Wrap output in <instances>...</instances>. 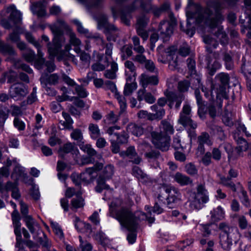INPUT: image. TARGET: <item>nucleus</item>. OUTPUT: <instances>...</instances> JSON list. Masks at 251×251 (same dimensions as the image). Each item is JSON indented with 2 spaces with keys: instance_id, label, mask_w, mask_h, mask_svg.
Wrapping results in <instances>:
<instances>
[{
  "instance_id": "obj_1",
  "label": "nucleus",
  "mask_w": 251,
  "mask_h": 251,
  "mask_svg": "<svg viewBox=\"0 0 251 251\" xmlns=\"http://www.w3.org/2000/svg\"><path fill=\"white\" fill-rule=\"evenodd\" d=\"M140 7L144 11L150 12L151 11L153 14L158 17L163 11H167L170 8L168 3L163 4L161 7L152 6L150 1H144L143 0H135L128 7L122 9L120 12L122 22L126 25H130V13Z\"/></svg>"
},
{
  "instance_id": "obj_2",
  "label": "nucleus",
  "mask_w": 251,
  "mask_h": 251,
  "mask_svg": "<svg viewBox=\"0 0 251 251\" xmlns=\"http://www.w3.org/2000/svg\"><path fill=\"white\" fill-rule=\"evenodd\" d=\"M110 215L117 219L120 224L128 230H135L137 227L138 218L132 211L131 208L127 206H122L117 209L111 207L110 209Z\"/></svg>"
},
{
  "instance_id": "obj_3",
  "label": "nucleus",
  "mask_w": 251,
  "mask_h": 251,
  "mask_svg": "<svg viewBox=\"0 0 251 251\" xmlns=\"http://www.w3.org/2000/svg\"><path fill=\"white\" fill-rule=\"evenodd\" d=\"M197 192L188 190V201L189 207L192 210H199L204 206L209 200L208 192L206 189L205 182L198 184L196 187Z\"/></svg>"
},
{
  "instance_id": "obj_4",
  "label": "nucleus",
  "mask_w": 251,
  "mask_h": 251,
  "mask_svg": "<svg viewBox=\"0 0 251 251\" xmlns=\"http://www.w3.org/2000/svg\"><path fill=\"white\" fill-rule=\"evenodd\" d=\"M219 243L222 248L229 251L232 245V242H236L239 237V231L236 228L229 226L225 223L219 224Z\"/></svg>"
},
{
  "instance_id": "obj_5",
  "label": "nucleus",
  "mask_w": 251,
  "mask_h": 251,
  "mask_svg": "<svg viewBox=\"0 0 251 251\" xmlns=\"http://www.w3.org/2000/svg\"><path fill=\"white\" fill-rule=\"evenodd\" d=\"M99 29L104 28L103 32L108 41H115L120 36V30L115 25L110 24L105 14H100L97 18Z\"/></svg>"
},
{
  "instance_id": "obj_6",
  "label": "nucleus",
  "mask_w": 251,
  "mask_h": 251,
  "mask_svg": "<svg viewBox=\"0 0 251 251\" xmlns=\"http://www.w3.org/2000/svg\"><path fill=\"white\" fill-rule=\"evenodd\" d=\"M169 17L170 22L166 21L161 22L158 29L160 36L162 38L163 42L168 40L173 33L174 26L176 25V20L173 14L170 13Z\"/></svg>"
},
{
  "instance_id": "obj_7",
  "label": "nucleus",
  "mask_w": 251,
  "mask_h": 251,
  "mask_svg": "<svg viewBox=\"0 0 251 251\" xmlns=\"http://www.w3.org/2000/svg\"><path fill=\"white\" fill-rule=\"evenodd\" d=\"M151 134L152 143L156 148L163 151L169 150L171 140L170 136L156 131L151 132Z\"/></svg>"
},
{
  "instance_id": "obj_8",
  "label": "nucleus",
  "mask_w": 251,
  "mask_h": 251,
  "mask_svg": "<svg viewBox=\"0 0 251 251\" xmlns=\"http://www.w3.org/2000/svg\"><path fill=\"white\" fill-rule=\"evenodd\" d=\"M191 112L190 106L188 104H184L180 113L178 123L185 127L197 128V124L192 120Z\"/></svg>"
},
{
  "instance_id": "obj_9",
  "label": "nucleus",
  "mask_w": 251,
  "mask_h": 251,
  "mask_svg": "<svg viewBox=\"0 0 251 251\" xmlns=\"http://www.w3.org/2000/svg\"><path fill=\"white\" fill-rule=\"evenodd\" d=\"M49 27L55 40H65L63 36L64 31H70L71 30L68 25L61 19H58L55 23L50 25Z\"/></svg>"
},
{
  "instance_id": "obj_10",
  "label": "nucleus",
  "mask_w": 251,
  "mask_h": 251,
  "mask_svg": "<svg viewBox=\"0 0 251 251\" xmlns=\"http://www.w3.org/2000/svg\"><path fill=\"white\" fill-rule=\"evenodd\" d=\"M28 93L27 87L23 83H15L11 86L9 96L16 100L24 98Z\"/></svg>"
},
{
  "instance_id": "obj_11",
  "label": "nucleus",
  "mask_w": 251,
  "mask_h": 251,
  "mask_svg": "<svg viewBox=\"0 0 251 251\" xmlns=\"http://www.w3.org/2000/svg\"><path fill=\"white\" fill-rule=\"evenodd\" d=\"M163 190L168 194L166 200L167 205L169 208H172L173 203H176L181 200V194L178 189L174 186H166L163 187Z\"/></svg>"
},
{
  "instance_id": "obj_12",
  "label": "nucleus",
  "mask_w": 251,
  "mask_h": 251,
  "mask_svg": "<svg viewBox=\"0 0 251 251\" xmlns=\"http://www.w3.org/2000/svg\"><path fill=\"white\" fill-rule=\"evenodd\" d=\"M164 95L166 97L168 101L169 102V106L172 108L175 104V108L178 110L179 109L182 101L184 100L185 97L183 94L173 91H166Z\"/></svg>"
},
{
  "instance_id": "obj_13",
  "label": "nucleus",
  "mask_w": 251,
  "mask_h": 251,
  "mask_svg": "<svg viewBox=\"0 0 251 251\" xmlns=\"http://www.w3.org/2000/svg\"><path fill=\"white\" fill-rule=\"evenodd\" d=\"M102 167V163H97L93 167L86 168L85 172L79 175L82 182L89 183L94 177V174L101 169Z\"/></svg>"
},
{
  "instance_id": "obj_14",
  "label": "nucleus",
  "mask_w": 251,
  "mask_h": 251,
  "mask_svg": "<svg viewBox=\"0 0 251 251\" xmlns=\"http://www.w3.org/2000/svg\"><path fill=\"white\" fill-rule=\"evenodd\" d=\"M37 54H38L37 53ZM23 56L26 61L31 63L34 61L35 66L38 69H40L45 63V59L43 58L42 56H39L38 55V58L35 59V54L34 52L30 49L25 50L23 53Z\"/></svg>"
},
{
  "instance_id": "obj_15",
  "label": "nucleus",
  "mask_w": 251,
  "mask_h": 251,
  "mask_svg": "<svg viewBox=\"0 0 251 251\" xmlns=\"http://www.w3.org/2000/svg\"><path fill=\"white\" fill-rule=\"evenodd\" d=\"M197 143L198 144L197 151L200 154H202L205 151L204 144L210 146L213 142L209 134L206 132H202L197 138Z\"/></svg>"
},
{
  "instance_id": "obj_16",
  "label": "nucleus",
  "mask_w": 251,
  "mask_h": 251,
  "mask_svg": "<svg viewBox=\"0 0 251 251\" xmlns=\"http://www.w3.org/2000/svg\"><path fill=\"white\" fill-rule=\"evenodd\" d=\"M139 82L143 88L146 89L149 85H157L159 79L157 75L150 76L146 74H142L139 76Z\"/></svg>"
},
{
  "instance_id": "obj_17",
  "label": "nucleus",
  "mask_w": 251,
  "mask_h": 251,
  "mask_svg": "<svg viewBox=\"0 0 251 251\" xmlns=\"http://www.w3.org/2000/svg\"><path fill=\"white\" fill-rule=\"evenodd\" d=\"M58 152L61 156H63L64 154L71 152L73 154L74 159L76 161L79 157V152L78 150L71 143H67L64 144L59 149Z\"/></svg>"
},
{
  "instance_id": "obj_18",
  "label": "nucleus",
  "mask_w": 251,
  "mask_h": 251,
  "mask_svg": "<svg viewBox=\"0 0 251 251\" xmlns=\"http://www.w3.org/2000/svg\"><path fill=\"white\" fill-rule=\"evenodd\" d=\"M120 154L122 156L127 157L131 159L130 161L135 164H139L142 159L139 157L136 151L134 146H129L125 151L121 152Z\"/></svg>"
},
{
  "instance_id": "obj_19",
  "label": "nucleus",
  "mask_w": 251,
  "mask_h": 251,
  "mask_svg": "<svg viewBox=\"0 0 251 251\" xmlns=\"http://www.w3.org/2000/svg\"><path fill=\"white\" fill-rule=\"evenodd\" d=\"M137 100L139 101L145 100L147 103L152 104L156 100L155 97L151 93L147 92L146 89H139L137 93Z\"/></svg>"
},
{
  "instance_id": "obj_20",
  "label": "nucleus",
  "mask_w": 251,
  "mask_h": 251,
  "mask_svg": "<svg viewBox=\"0 0 251 251\" xmlns=\"http://www.w3.org/2000/svg\"><path fill=\"white\" fill-rule=\"evenodd\" d=\"M64 41L65 40L60 39L55 40L53 38L52 43H48L47 47L50 55L52 57L55 56L58 53Z\"/></svg>"
},
{
  "instance_id": "obj_21",
  "label": "nucleus",
  "mask_w": 251,
  "mask_h": 251,
  "mask_svg": "<svg viewBox=\"0 0 251 251\" xmlns=\"http://www.w3.org/2000/svg\"><path fill=\"white\" fill-rule=\"evenodd\" d=\"M174 180L180 186L193 185V181L189 176L180 172H176L173 176Z\"/></svg>"
},
{
  "instance_id": "obj_22",
  "label": "nucleus",
  "mask_w": 251,
  "mask_h": 251,
  "mask_svg": "<svg viewBox=\"0 0 251 251\" xmlns=\"http://www.w3.org/2000/svg\"><path fill=\"white\" fill-rule=\"evenodd\" d=\"M13 227L14 228V233L16 237L15 247L18 249L17 251H25L24 247L25 241L23 240L21 234V225L13 226Z\"/></svg>"
},
{
  "instance_id": "obj_23",
  "label": "nucleus",
  "mask_w": 251,
  "mask_h": 251,
  "mask_svg": "<svg viewBox=\"0 0 251 251\" xmlns=\"http://www.w3.org/2000/svg\"><path fill=\"white\" fill-rule=\"evenodd\" d=\"M135 77L128 76L126 78V83L125 86L124 94L125 96L131 95L134 90L136 89L137 85L135 82Z\"/></svg>"
},
{
  "instance_id": "obj_24",
  "label": "nucleus",
  "mask_w": 251,
  "mask_h": 251,
  "mask_svg": "<svg viewBox=\"0 0 251 251\" xmlns=\"http://www.w3.org/2000/svg\"><path fill=\"white\" fill-rule=\"evenodd\" d=\"M206 61L207 63V68L209 71V74L210 75H214L216 71L221 67L220 63L217 60H215L212 64V59L210 54L206 55Z\"/></svg>"
},
{
  "instance_id": "obj_25",
  "label": "nucleus",
  "mask_w": 251,
  "mask_h": 251,
  "mask_svg": "<svg viewBox=\"0 0 251 251\" xmlns=\"http://www.w3.org/2000/svg\"><path fill=\"white\" fill-rule=\"evenodd\" d=\"M6 12L10 13V20L13 21L15 24L20 23L21 21V13L15 9L14 5H11L6 8Z\"/></svg>"
},
{
  "instance_id": "obj_26",
  "label": "nucleus",
  "mask_w": 251,
  "mask_h": 251,
  "mask_svg": "<svg viewBox=\"0 0 251 251\" xmlns=\"http://www.w3.org/2000/svg\"><path fill=\"white\" fill-rule=\"evenodd\" d=\"M166 53H168L167 59L169 61V67L170 69L172 70L176 69L177 66V62L175 51L170 47L167 49Z\"/></svg>"
},
{
  "instance_id": "obj_27",
  "label": "nucleus",
  "mask_w": 251,
  "mask_h": 251,
  "mask_svg": "<svg viewBox=\"0 0 251 251\" xmlns=\"http://www.w3.org/2000/svg\"><path fill=\"white\" fill-rule=\"evenodd\" d=\"M190 76L191 78L189 81L191 84V88L195 90L201 89L203 92V86L201 83V76L198 74L191 75Z\"/></svg>"
},
{
  "instance_id": "obj_28",
  "label": "nucleus",
  "mask_w": 251,
  "mask_h": 251,
  "mask_svg": "<svg viewBox=\"0 0 251 251\" xmlns=\"http://www.w3.org/2000/svg\"><path fill=\"white\" fill-rule=\"evenodd\" d=\"M203 41L207 44L205 48L206 51L209 54L212 53V48L216 49L219 45L216 40L208 35L203 37Z\"/></svg>"
},
{
  "instance_id": "obj_29",
  "label": "nucleus",
  "mask_w": 251,
  "mask_h": 251,
  "mask_svg": "<svg viewBox=\"0 0 251 251\" xmlns=\"http://www.w3.org/2000/svg\"><path fill=\"white\" fill-rule=\"evenodd\" d=\"M237 187L241 194V195L239 196L241 202L246 207H249L250 206V202L247 191L245 190L240 183H238Z\"/></svg>"
},
{
  "instance_id": "obj_30",
  "label": "nucleus",
  "mask_w": 251,
  "mask_h": 251,
  "mask_svg": "<svg viewBox=\"0 0 251 251\" xmlns=\"http://www.w3.org/2000/svg\"><path fill=\"white\" fill-rule=\"evenodd\" d=\"M215 35L219 40L220 43L223 46H226L228 44L229 39L226 32L224 30L223 27H219L215 33Z\"/></svg>"
},
{
  "instance_id": "obj_31",
  "label": "nucleus",
  "mask_w": 251,
  "mask_h": 251,
  "mask_svg": "<svg viewBox=\"0 0 251 251\" xmlns=\"http://www.w3.org/2000/svg\"><path fill=\"white\" fill-rule=\"evenodd\" d=\"M45 2V0H42L34 3L33 5V10L38 17H43L46 15V12L44 5Z\"/></svg>"
},
{
  "instance_id": "obj_32",
  "label": "nucleus",
  "mask_w": 251,
  "mask_h": 251,
  "mask_svg": "<svg viewBox=\"0 0 251 251\" xmlns=\"http://www.w3.org/2000/svg\"><path fill=\"white\" fill-rule=\"evenodd\" d=\"M23 220L25 222L26 226L32 234H34L35 232L36 228L39 227V224L32 216H27L26 219Z\"/></svg>"
},
{
  "instance_id": "obj_33",
  "label": "nucleus",
  "mask_w": 251,
  "mask_h": 251,
  "mask_svg": "<svg viewBox=\"0 0 251 251\" xmlns=\"http://www.w3.org/2000/svg\"><path fill=\"white\" fill-rule=\"evenodd\" d=\"M215 78L220 82L221 84L220 90L222 92H224L226 89V86L229 83V75L225 73H221L216 75Z\"/></svg>"
},
{
  "instance_id": "obj_34",
  "label": "nucleus",
  "mask_w": 251,
  "mask_h": 251,
  "mask_svg": "<svg viewBox=\"0 0 251 251\" xmlns=\"http://www.w3.org/2000/svg\"><path fill=\"white\" fill-rule=\"evenodd\" d=\"M10 203L14 209L11 213V219L13 226L21 225V223L20 222L21 216L17 209L16 204L12 201H11Z\"/></svg>"
},
{
  "instance_id": "obj_35",
  "label": "nucleus",
  "mask_w": 251,
  "mask_h": 251,
  "mask_svg": "<svg viewBox=\"0 0 251 251\" xmlns=\"http://www.w3.org/2000/svg\"><path fill=\"white\" fill-rule=\"evenodd\" d=\"M62 116L65 119V121H60L59 124L63 126V129L66 128L71 129L73 128L72 124L73 121L71 118L70 115L68 113L65 112H62Z\"/></svg>"
},
{
  "instance_id": "obj_36",
  "label": "nucleus",
  "mask_w": 251,
  "mask_h": 251,
  "mask_svg": "<svg viewBox=\"0 0 251 251\" xmlns=\"http://www.w3.org/2000/svg\"><path fill=\"white\" fill-rule=\"evenodd\" d=\"M127 130L128 132H130L136 136H140L143 133V128L141 126L133 123H130L128 125Z\"/></svg>"
},
{
  "instance_id": "obj_37",
  "label": "nucleus",
  "mask_w": 251,
  "mask_h": 251,
  "mask_svg": "<svg viewBox=\"0 0 251 251\" xmlns=\"http://www.w3.org/2000/svg\"><path fill=\"white\" fill-rule=\"evenodd\" d=\"M237 143L238 146L236 147V150L239 155L242 152L247 151L249 148L251 147L246 140L242 137H239L237 140Z\"/></svg>"
},
{
  "instance_id": "obj_38",
  "label": "nucleus",
  "mask_w": 251,
  "mask_h": 251,
  "mask_svg": "<svg viewBox=\"0 0 251 251\" xmlns=\"http://www.w3.org/2000/svg\"><path fill=\"white\" fill-rule=\"evenodd\" d=\"M88 130L91 138L96 139L100 136V131L97 124L90 123L88 126Z\"/></svg>"
},
{
  "instance_id": "obj_39",
  "label": "nucleus",
  "mask_w": 251,
  "mask_h": 251,
  "mask_svg": "<svg viewBox=\"0 0 251 251\" xmlns=\"http://www.w3.org/2000/svg\"><path fill=\"white\" fill-rule=\"evenodd\" d=\"M0 51L4 54L15 56L16 53L13 48L8 44H5L0 40Z\"/></svg>"
},
{
  "instance_id": "obj_40",
  "label": "nucleus",
  "mask_w": 251,
  "mask_h": 251,
  "mask_svg": "<svg viewBox=\"0 0 251 251\" xmlns=\"http://www.w3.org/2000/svg\"><path fill=\"white\" fill-rule=\"evenodd\" d=\"M160 128L162 129L166 134H173L174 132L173 126L166 120H162L161 122Z\"/></svg>"
},
{
  "instance_id": "obj_41",
  "label": "nucleus",
  "mask_w": 251,
  "mask_h": 251,
  "mask_svg": "<svg viewBox=\"0 0 251 251\" xmlns=\"http://www.w3.org/2000/svg\"><path fill=\"white\" fill-rule=\"evenodd\" d=\"M114 166L111 165H108L104 167L102 174L99 176H102L105 179V181H106V180L111 178L114 174Z\"/></svg>"
},
{
  "instance_id": "obj_42",
  "label": "nucleus",
  "mask_w": 251,
  "mask_h": 251,
  "mask_svg": "<svg viewBox=\"0 0 251 251\" xmlns=\"http://www.w3.org/2000/svg\"><path fill=\"white\" fill-rule=\"evenodd\" d=\"M220 184L229 188L233 192H236L237 189L235 184L231 181V178L227 177H222L220 179Z\"/></svg>"
},
{
  "instance_id": "obj_43",
  "label": "nucleus",
  "mask_w": 251,
  "mask_h": 251,
  "mask_svg": "<svg viewBox=\"0 0 251 251\" xmlns=\"http://www.w3.org/2000/svg\"><path fill=\"white\" fill-rule=\"evenodd\" d=\"M223 60L225 62V65L227 70H231L234 66V63L232 55L229 52H225L223 54Z\"/></svg>"
},
{
  "instance_id": "obj_44",
  "label": "nucleus",
  "mask_w": 251,
  "mask_h": 251,
  "mask_svg": "<svg viewBox=\"0 0 251 251\" xmlns=\"http://www.w3.org/2000/svg\"><path fill=\"white\" fill-rule=\"evenodd\" d=\"M26 174L25 173L24 169L21 166L16 165L12 174V177H15L16 179H19L20 177H25Z\"/></svg>"
},
{
  "instance_id": "obj_45",
  "label": "nucleus",
  "mask_w": 251,
  "mask_h": 251,
  "mask_svg": "<svg viewBox=\"0 0 251 251\" xmlns=\"http://www.w3.org/2000/svg\"><path fill=\"white\" fill-rule=\"evenodd\" d=\"M25 38L26 40L30 43L33 44L38 50V54L39 56L43 55V53L41 51V45L38 41H36L32 34L30 33H25Z\"/></svg>"
},
{
  "instance_id": "obj_46",
  "label": "nucleus",
  "mask_w": 251,
  "mask_h": 251,
  "mask_svg": "<svg viewBox=\"0 0 251 251\" xmlns=\"http://www.w3.org/2000/svg\"><path fill=\"white\" fill-rule=\"evenodd\" d=\"M100 59L99 61L93 64L91 66V69L93 71L96 72H100L104 71L105 68L108 66V59L107 57H105L104 62L106 64H103L100 62Z\"/></svg>"
},
{
  "instance_id": "obj_47",
  "label": "nucleus",
  "mask_w": 251,
  "mask_h": 251,
  "mask_svg": "<svg viewBox=\"0 0 251 251\" xmlns=\"http://www.w3.org/2000/svg\"><path fill=\"white\" fill-rule=\"evenodd\" d=\"M97 185L95 187L96 191L101 193L103 189H109V186L105 183V179L102 176H99L97 180Z\"/></svg>"
},
{
  "instance_id": "obj_48",
  "label": "nucleus",
  "mask_w": 251,
  "mask_h": 251,
  "mask_svg": "<svg viewBox=\"0 0 251 251\" xmlns=\"http://www.w3.org/2000/svg\"><path fill=\"white\" fill-rule=\"evenodd\" d=\"M152 111L155 112L154 113L157 119H161L165 114V110L163 107H159L157 104H154L151 106Z\"/></svg>"
},
{
  "instance_id": "obj_49",
  "label": "nucleus",
  "mask_w": 251,
  "mask_h": 251,
  "mask_svg": "<svg viewBox=\"0 0 251 251\" xmlns=\"http://www.w3.org/2000/svg\"><path fill=\"white\" fill-rule=\"evenodd\" d=\"M132 48L131 45H126L122 48L121 52L122 54L121 57L123 60H125L132 55L133 53Z\"/></svg>"
},
{
  "instance_id": "obj_50",
  "label": "nucleus",
  "mask_w": 251,
  "mask_h": 251,
  "mask_svg": "<svg viewBox=\"0 0 251 251\" xmlns=\"http://www.w3.org/2000/svg\"><path fill=\"white\" fill-rule=\"evenodd\" d=\"M231 116V113L228 112L227 108L226 107L224 114L223 115L222 121L227 126H231L233 125V122Z\"/></svg>"
},
{
  "instance_id": "obj_51",
  "label": "nucleus",
  "mask_w": 251,
  "mask_h": 251,
  "mask_svg": "<svg viewBox=\"0 0 251 251\" xmlns=\"http://www.w3.org/2000/svg\"><path fill=\"white\" fill-rule=\"evenodd\" d=\"M84 204V200L81 197L73 198L71 201V209H77L83 207Z\"/></svg>"
},
{
  "instance_id": "obj_52",
  "label": "nucleus",
  "mask_w": 251,
  "mask_h": 251,
  "mask_svg": "<svg viewBox=\"0 0 251 251\" xmlns=\"http://www.w3.org/2000/svg\"><path fill=\"white\" fill-rule=\"evenodd\" d=\"M212 217L216 220H220L224 218L225 212L221 206H218L216 208L211 211Z\"/></svg>"
},
{
  "instance_id": "obj_53",
  "label": "nucleus",
  "mask_w": 251,
  "mask_h": 251,
  "mask_svg": "<svg viewBox=\"0 0 251 251\" xmlns=\"http://www.w3.org/2000/svg\"><path fill=\"white\" fill-rule=\"evenodd\" d=\"M185 171L191 176H194L198 174V169L196 166L192 163H188L185 165Z\"/></svg>"
},
{
  "instance_id": "obj_54",
  "label": "nucleus",
  "mask_w": 251,
  "mask_h": 251,
  "mask_svg": "<svg viewBox=\"0 0 251 251\" xmlns=\"http://www.w3.org/2000/svg\"><path fill=\"white\" fill-rule=\"evenodd\" d=\"M89 36V39L93 40L97 45L101 46L103 49L104 48V41L99 33H92L91 35Z\"/></svg>"
},
{
  "instance_id": "obj_55",
  "label": "nucleus",
  "mask_w": 251,
  "mask_h": 251,
  "mask_svg": "<svg viewBox=\"0 0 251 251\" xmlns=\"http://www.w3.org/2000/svg\"><path fill=\"white\" fill-rule=\"evenodd\" d=\"M119 119V115L115 114L113 111H110L106 115L105 121L108 124H114L118 121Z\"/></svg>"
},
{
  "instance_id": "obj_56",
  "label": "nucleus",
  "mask_w": 251,
  "mask_h": 251,
  "mask_svg": "<svg viewBox=\"0 0 251 251\" xmlns=\"http://www.w3.org/2000/svg\"><path fill=\"white\" fill-rule=\"evenodd\" d=\"M14 126L19 131H24L25 128V124L20 117L14 118L13 120Z\"/></svg>"
},
{
  "instance_id": "obj_57",
  "label": "nucleus",
  "mask_w": 251,
  "mask_h": 251,
  "mask_svg": "<svg viewBox=\"0 0 251 251\" xmlns=\"http://www.w3.org/2000/svg\"><path fill=\"white\" fill-rule=\"evenodd\" d=\"M236 217L239 228L242 230L246 229L248 226V222L246 217L244 215H237Z\"/></svg>"
},
{
  "instance_id": "obj_58",
  "label": "nucleus",
  "mask_w": 251,
  "mask_h": 251,
  "mask_svg": "<svg viewBox=\"0 0 251 251\" xmlns=\"http://www.w3.org/2000/svg\"><path fill=\"white\" fill-rule=\"evenodd\" d=\"M245 5V12L249 18L248 27L251 30V0H244Z\"/></svg>"
},
{
  "instance_id": "obj_59",
  "label": "nucleus",
  "mask_w": 251,
  "mask_h": 251,
  "mask_svg": "<svg viewBox=\"0 0 251 251\" xmlns=\"http://www.w3.org/2000/svg\"><path fill=\"white\" fill-rule=\"evenodd\" d=\"M190 86V81L187 80H183L178 82L177 88L180 92L184 93L188 91Z\"/></svg>"
},
{
  "instance_id": "obj_60",
  "label": "nucleus",
  "mask_w": 251,
  "mask_h": 251,
  "mask_svg": "<svg viewBox=\"0 0 251 251\" xmlns=\"http://www.w3.org/2000/svg\"><path fill=\"white\" fill-rule=\"evenodd\" d=\"M103 88L106 91H110L112 93H114V94L118 92L115 83L110 80H107L105 81L104 85L103 86Z\"/></svg>"
},
{
  "instance_id": "obj_61",
  "label": "nucleus",
  "mask_w": 251,
  "mask_h": 251,
  "mask_svg": "<svg viewBox=\"0 0 251 251\" xmlns=\"http://www.w3.org/2000/svg\"><path fill=\"white\" fill-rule=\"evenodd\" d=\"M95 238L100 244L105 245L108 242V239L106 237L105 234L102 232H99L96 233L95 235Z\"/></svg>"
},
{
  "instance_id": "obj_62",
  "label": "nucleus",
  "mask_w": 251,
  "mask_h": 251,
  "mask_svg": "<svg viewBox=\"0 0 251 251\" xmlns=\"http://www.w3.org/2000/svg\"><path fill=\"white\" fill-rule=\"evenodd\" d=\"M132 174L139 179H144L147 177V175L139 167L136 166H134L132 168Z\"/></svg>"
},
{
  "instance_id": "obj_63",
  "label": "nucleus",
  "mask_w": 251,
  "mask_h": 251,
  "mask_svg": "<svg viewBox=\"0 0 251 251\" xmlns=\"http://www.w3.org/2000/svg\"><path fill=\"white\" fill-rule=\"evenodd\" d=\"M187 67L190 75L197 74L196 71V62L194 59L188 58L187 59Z\"/></svg>"
},
{
  "instance_id": "obj_64",
  "label": "nucleus",
  "mask_w": 251,
  "mask_h": 251,
  "mask_svg": "<svg viewBox=\"0 0 251 251\" xmlns=\"http://www.w3.org/2000/svg\"><path fill=\"white\" fill-rule=\"evenodd\" d=\"M162 207V205H160L157 202H156L153 207H150L148 206H146L145 209L146 210H148L150 213H151V210H152L153 213L159 214L163 212V209Z\"/></svg>"
}]
</instances>
